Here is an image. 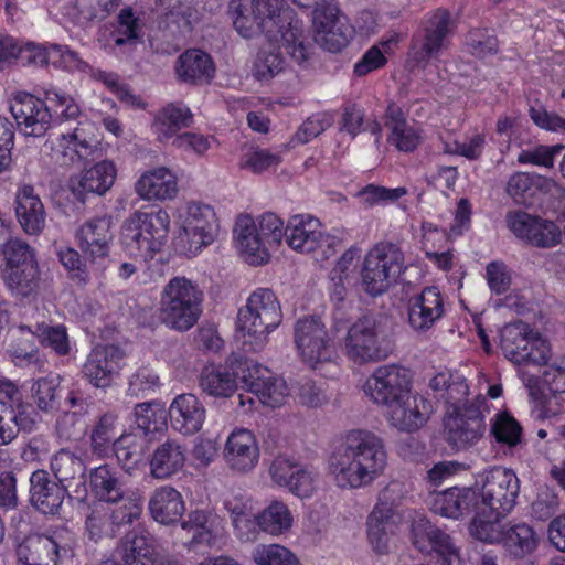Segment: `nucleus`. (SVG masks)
<instances>
[{
    "label": "nucleus",
    "mask_w": 565,
    "mask_h": 565,
    "mask_svg": "<svg viewBox=\"0 0 565 565\" xmlns=\"http://www.w3.org/2000/svg\"><path fill=\"white\" fill-rule=\"evenodd\" d=\"M386 462L382 438L369 430L352 429L330 455L328 470L338 487L358 489L381 476Z\"/></svg>",
    "instance_id": "nucleus-1"
},
{
    "label": "nucleus",
    "mask_w": 565,
    "mask_h": 565,
    "mask_svg": "<svg viewBox=\"0 0 565 565\" xmlns=\"http://www.w3.org/2000/svg\"><path fill=\"white\" fill-rule=\"evenodd\" d=\"M57 141L63 164L100 160L81 174L71 178L70 188L78 200L84 202L85 195L89 193L103 195L113 186L117 175L116 167L111 161L102 160L103 148L94 137L87 135L84 126L61 134Z\"/></svg>",
    "instance_id": "nucleus-2"
},
{
    "label": "nucleus",
    "mask_w": 565,
    "mask_h": 565,
    "mask_svg": "<svg viewBox=\"0 0 565 565\" xmlns=\"http://www.w3.org/2000/svg\"><path fill=\"white\" fill-rule=\"evenodd\" d=\"M281 321V306L275 292L269 288L256 289L237 313L236 326L243 345L252 352L262 351L268 342V335Z\"/></svg>",
    "instance_id": "nucleus-3"
},
{
    "label": "nucleus",
    "mask_w": 565,
    "mask_h": 565,
    "mask_svg": "<svg viewBox=\"0 0 565 565\" xmlns=\"http://www.w3.org/2000/svg\"><path fill=\"white\" fill-rule=\"evenodd\" d=\"M203 291L185 277H173L163 287L159 301V320L171 330L193 328L202 315Z\"/></svg>",
    "instance_id": "nucleus-4"
},
{
    "label": "nucleus",
    "mask_w": 565,
    "mask_h": 565,
    "mask_svg": "<svg viewBox=\"0 0 565 565\" xmlns=\"http://www.w3.org/2000/svg\"><path fill=\"white\" fill-rule=\"evenodd\" d=\"M394 350L390 332L382 319L366 315L347 330L342 351L354 364L364 365L387 359Z\"/></svg>",
    "instance_id": "nucleus-5"
},
{
    "label": "nucleus",
    "mask_w": 565,
    "mask_h": 565,
    "mask_svg": "<svg viewBox=\"0 0 565 565\" xmlns=\"http://www.w3.org/2000/svg\"><path fill=\"white\" fill-rule=\"evenodd\" d=\"M253 12L264 22V34L270 42L282 41L286 52L296 62L308 58L301 22L291 10L284 9V0H249Z\"/></svg>",
    "instance_id": "nucleus-6"
},
{
    "label": "nucleus",
    "mask_w": 565,
    "mask_h": 565,
    "mask_svg": "<svg viewBox=\"0 0 565 565\" xmlns=\"http://www.w3.org/2000/svg\"><path fill=\"white\" fill-rule=\"evenodd\" d=\"M170 216L159 209L151 212L136 211L122 224L121 245L131 257L152 258L166 243Z\"/></svg>",
    "instance_id": "nucleus-7"
},
{
    "label": "nucleus",
    "mask_w": 565,
    "mask_h": 565,
    "mask_svg": "<svg viewBox=\"0 0 565 565\" xmlns=\"http://www.w3.org/2000/svg\"><path fill=\"white\" fill-rule=\"evenodd\" d=\"M403 252L388 242H381L364 257L361 271L362 285L372 297L384 294L404 270Z\"/></svg>",
    "instance_id": "nucleus-8"
},
{
    "label": "nucleus",
    "mask_w": 565,
    "mask_h": 565,
    "mask_svg": "<svg viewBox=\"0 0 565 565\" xmlns=\"http://www.w3.org/2000/svg\"><path fill=\"white\" fill-rule=\"evenodd\" d=\"M476 486L480 487L477 492L481 514L507 515L514 508L520 492L516 475L502 467H493L478 475Z\"/></svg>",
    "instance_id": "nucleus-9"
},
{
    "label": "nucleus",
    "mask_w": 565,
    "mask_h": 565,
    "mask_svg": "<svg viewBox=\"0 0 565 565\" xmlns=\"http://www.w3.org/2000/svg\"><path fill=\"white\" fill-rule=\"evenodd\" d=\"M294 342L301 361L312 370H319L337 358L333 339L318 316H306L296 321Z\"/></svg>",
    "instance_id": "nucleus-10"
},
{
    "label": "nucleus",
    "mask_w": 565,
    "mask_h": 565,
    "mask_svg": "<svg viewBox=\"0 0 565 565\" xmlns=\"http://www.w3.org/2000/svg\"><path fill=\"white\" fill-rule=\"evenodd\" d=\"M141 513L142 504L131 498L119 505L94 502L86 514L85 534L94 542L113 539L138 520Z\"/></svg>",
    "instance_id": "nucleus-11"
},
{
    "label": "nucleus",
    "mask_w": 565,
    "mask_h": 565,
    "mask_svg": "<svg viewBox=\"0 0 565 565\" xmlns=\"http://www.w3.org/2000/svg\"><path fill=\"white\" fill-rule=\"evenodd\" d=\"M501 349L510 361L522 364L545 365L550 359V345L523 321L509 323L500 332Z\"/></svg>",
    "instance_id": "nucleus-12"
},
{
    "label": "nucleus",
    "mask_w": 565,
    "mask_h": 565,
    "mask_svg": "<svg viewBox=\"0 0 565 565\" xmlns=\"http://www.w3.org/2000/svg\"><path fill=\"white\" fill-rule=\"evenodd\" d=\"M286 242L290 248L299 253L320 250L323 258L334 255L341 239L327 234L318 218L308 214H296L288 220L285 227Z\"/></svg>",
    "instance_id": "nucleus-13"
},
{
    "label": "nucleus",
    "mask_w": 565,
    "mask_h": 565,
    "mask_svg": "<svg viewBox=\"0 0 565 565\" xmlns=\"http://www.w3.org/2000/svg\"><path fill=\"white\" fill-rule=\"evenodd\" d=\"M486 397L478 395L469 406L461 412L454 413L445 423L446 439L457 450L475 446L484 435L486 424L483 409Z\"/></svg>",
    "instance_id": "nucleus-14"
},
{
    "label": "nucleus",
    "mask_w": 565,
    "mask_h": 565,
    "mask_svg": "<svg viewBox=\"0 0 565 565\" xmlns=\"http://www.w3.org/2000/svg\"><path fill=\"white\" fill-rule=\"evenodd\" d=\"M454 29L449 11L437 9L423 20V29L413 36L411 56L416 64L426 65L445 47L448 35Z\"/></svg>",
    "instance_id": "nucleus-15"
},
{
    "label": "nucleus",
    "mask_w": 565,
    "mask_h": 565,
    "mask_svg": "<svg viewBox=\"0 0 565 565\" xmlns=\"http://www.w3.org/2000/svg\"><path fill=\"white\" fill-rule=\"evenodd\" d=\"M509 230L521 241L537 248H553L563 242V230L554 222L524 211H510Z\"/></svg>",
    "instance_id": "nucleus-16"
},
{
    "label": "nucleus",
    "mask_w": 565,
    "mask_h": 565,
    "mask_svg": "<svg viewBox=\"0 0 565 565\" xmlns=\"http://www.w3.org/2000/svg\"><path fill=\"white\" fill-rule=\"evenodd\" d=\"M70 553L71 545L62 532L31 534L17 546V565H58Z\"/></svg>",
    "instance_id": "nucleus-17"
},
{
    "label": "nucleus",
    "mask_w": 565,
    "mask_h": 565,
    "mask_svg": "<svg viewBox=\"0 0 565 565\" xmlns=\"http://www.w3.org/2000/svg\"><path fill=\"white\" fill-rule=\"evenodd\" d=\"M409 392L411 372L396 364L379 366L365 383V393L374 403L385 407Z\"/></svg>",
    "instance_id": "nucleus-18"
},
{
    "label": "nucleus",
    "mask_w": 565,
    "mask_h": 565,
    "mask_svg": "<svg viewBox=\"0 0 565 565\" xmlns=\"http://www.w3.org/2000/svg\"><path fill=\"white\" fill-rule=\"evenodd\" d=\"M181 226L190 252H199L211 245L218 233V220L214 209L204 203L189 202L180 214Z\"/></svg>",
    "instance_id": "nucleus-19"
},
{
    "label": "nucleus",
    "mask_w": 565,
    "mask_h": 565,
    "mask_svg": "<svg viewBox=\"0 0 565 565\" xmlns=\"http://www.w3.org/2000/svg\"><path fill=\"white\" fill-rule=\"evenodd\" d=\"M242 382L263 405L279 407L290 394L286 382L275 377L270 370L252 361L244 360Z\"/></svg>",
    "instance_id": "nucleus-20"
},
{
    "label": "nucleus",
    "mask_w": 565,
    "mask_h": 565,
    "mask_svg": "<svg viewBox=\"0 0 565 565\" xmlns=\"http://www.w3.org/2000/svg\"><path fill=\"white\" fill-rule=\"evenodd\" d=\"M10 111L25 136L42 137L51 127L52 115L47 105L29 93L15 95L10 103Z\"/></svg>",
    "instance_id": "nucleus-21"
},
{
    "label": "nucleus",
    "mask_w": 565,
    "mask_h": 565,
    "mask_svg": "<svg viewBox=\"0 0 565 565\" xmlns=\"http://www.w3.org/2000/svg\"><path fill=\"white\" fill-rule=\"evenodd\" d=\"M113 227V217L103 215L92 217L76 228L74 236L77 246L87 259L94 262L109 255Z\"/></svg>",
    "instance_id": "nucleus-22"
},
{
    "label": "nucleus",
    "mask_w": 565,
    "mask_h": 565,
    "mask_svg": "<svg viewBox=\"0 0 565 565\" xmlns=\"http://www.w3.org/2000/svg\"><path fill=\"white\" fill-rule=\"evenodd\" d=\"M408 323L417 333H426L445 316V299L435 286L425 287L408 301Z\"/></svg>",
    "instance_id": "nucleus-23"
},
{
    "label": "nucleus",
    "mask_w": 565,
    "mask_h": 565,
    "mask_svg": "<svg viewBox=\"0 0 565 565\" xmlns=\"http://www.w3.org/2000/svg\"><path fill=\"white\" fill-rule=\"evenodd\" d=\"M260 456L256 436L246 428L234 429L227 437L223 458L231 470L238 473L252 471Z\"/></svg>",
    "instance_id": "nucleus-24"
},
{
    "label": "nucleus",
    "mask_w": 565,
    "mask_h": 565,
    "mask_svg": "<svg viewBox=\"0 0 565 565\" xmlns=\"http://www.w3.org/2000/svg\"><path fill=\"white\" fill-rule=\"evenodd\" d=\"M413 544L422 553L435 551L443 557L441 565H452L459 561V552L452 539L446 532L433 525L426 518H419L412 524Z\"/></svg>",
    "instance_id": "nucleus-25"
},
{
    "label": "nucleus",
    "mask_w": 565,
    "mask_h": 565,
    "mask_svg": "<svg viewBox=\"0 0 565 565\" xmlns=\"http://www.w3.org/2000/svg\"><path fill=\"white\" fill-rule=\"evenodd\" d=\"M122 359L124 353L118 347L97 345L83 364V376L95 387H107L118 373Z\"/></svg>",
    "instance_id": "nucleus-26"
},
{
    "label": "nucleus",
    "mask_w": 565,
    "mask_h": 565,
    "mask_svg": "<svg viewBox=\"0 0 565 565\" xmlns=\"http://www.w3.org/2000/svg\"><path fill=\"white\" fill-rule=\"evenodd\" d=\"M168 415L173 430L183 436H192L203 428L206 409L196 395L183 393L173 398Z\"/></svg>",
    "instance_id": "nucleus-27"
},
{
    "label": "nucleus",
    "mask_w": 565,
    "mask_h": 565,
    "mask_svg": "<svg viewBox=\"0 0 565 565\" xmlns=\"http://www.w3.org/2000/svg\"><path fill=\"white\" fill-rule=\"evenodd\" d=\"M386 408L390 423L401 431L417 430L424 426L431 412V405L426 398L411 392Z\"/></svg>",
    "instance_id": "nucleus-28"
},
{
    "label": "nucleus",
    "mask_w": 565,
    "mask_h": 565,
    "mask_svg": "<svg viewBox=\"0 0 565 565\" xmlns=\"http://www.w3.org/2000/svg\"><path fill=\"white\" fill-rule=\"evenodd\" d=\"M401 515L388 503L379 502L367 518V540L379 555L390 553V541L398 530Z\"/></svg>",
    "instance_id": "nucleus-29"
},
{
    "label": "nucleus",
    "mask_w": 565,
    "mask_h": 565,
    "mask_svg": "<svg viewBox=\"0 0 565 565\" xmlns=\"http://www.w3.org/2000/svg\"><path fill=\"white\" fill-rule=\"evenodd\" d=\"M51 469L60 483L77 499L82 500L86 497V467L81 457L70 450L61 449L52 458Z\"/></svg>",
    "instance_id": "nucleus-30"
},
{
    "label": "nucleus",
    "mask_w": 565,
    "mask_h": 565,
    "mask_svg": "<svg viewBox=\"0 0 565 565\" xmlns=\"http://www.w3.org/2000/svg\"><path fill=\"white\" fill-rule=\"evenodd\" d=\"M564 190L551 178L536 173L514 172L508 179L505 192L514 203L531 206L539 193Z\"/></svg>",
    "instance_id": "nucleus-31"
},
{
    "label": "nucleus",
    "mask_w": 565,
    "mask_h": 565,
    "mask_svg": "<svg viewBox=\"0 0 565 565\" xmlns=\"http://www.w3.org/2000/svg\"><path fill=\"white\" fill-rule=\"evenodd\" d=\"M66 493L73 494L60 481L53 480L45 470H36L30 477L31 503L44 514H55Z\"/></svg>",
    "instance_id": "nucleus-32"
},
{
    "label": "nucleus",
    "mask_w": 565,
    "mask_h": 565,
    "mask_svg": "<svg viewBox=\"0 0 565 565\" xmlns=\"http://www.w3.org/2000/svg\"><path fill=\"white\" fill-rule=\"evenodd\" d=\"M135 192L146 201L172 200L178 194V180L171 170L160 167L142 173L135 183Z\"/></svg>",
    "instance_id": "nucleus-33"
},
{
    "label": "nucleus",
    "mask_w": 565,
    "mask_h": 565,
    "mask_svg": "<svg viewBox=\"0 0 565 565\" xmlns=\"http://www.w3.org/2000/svg\"><path fill=\"white\" fill-rule=\"evenodd\" d=\"M185 460V446L177 439L168 438L160 443L150 456V475L156 479H168L183 469Z\"/></svg>",
    "instance_id": "nucleus-34"
},
{
    "label": "nucleus",
    "mask_w": 565,
    "mask_h": 565,
    "mask_svg": "<svg viewBox=\"0 0 565 565\" xmlns=\"http://www.w3.org/2000/svg\"><path fill=\"white\" fill-rule=\"evenodd\" d=\"M315 24L316 43L332 53L344 49L353 35L352 26L341 21L337 8H328V12L319 21H315Z\"/></svg>",
    "instance_id": "nucleus-35"
},
{
    "label": "nucleus",
    "mask_w": 565,
    "mask_h": 565,
    "mask_svg": "<svg viewBox=\"0 0 565 565\" xmlns=\"http://www.w3.org/2000/svg\"><path fill=\"white\" fill-rule=\"evenodd\" d=\"M434 512L451 519H459L479 510V495L472 488H449L436 494Z\"/></svg>",
    "instance_id": "nucleus-36"
},
{
    "label": "nucleus",
    "mask_w": 565,
    "mask_h": 565,
    "mask_svg": "<svg viewBox=\"0 0 565 565\" xmlns=\"http://www.w3.org/2000/svg\"><path fill=\"white\" fill-rule=\"evenodd\" d=\"M15 215L28 235H39L44 230L46 220L44 205L33 186L25 184L18 190Z\"/></svg>",
    "instance_id": "nucleus-37"
},
{
    "label": "nucleus",
    "mask_w": 565,
    "mask_h": 565,
    "mask_svg": "<svg viewBox=\"0 0 565 565\" xmlns=\"http://www.w3.org/2000/svg\"><path fill=\"white\" fill-rule=\"evenodd\" d=\"M234 236L238 248L253 265L267 263L269 253L266 241L260 237L256 224L249 215H241L236 220Z\"/></svg>",
    "instance_id": "nucleus-38"
},
{
    "label": "nucleus",
    "mask_w": 565,
    "mask_h": 565,
    "mask_svg": "<svg viewBox=\"0 0 565 565\" xmlns=\"http://www.w3.org/2000/svg\"><path fill=\"white\" fill-rule=\"evenodd\" d=\"M148 509L154 521L168 525L180 520L185 511V503L178 490L162 486L152 492Z\"/></svg>",
    "instance_id": "nucleus-39"
},
{
    "label": "nucleus",
    "mask_w": 565,
    "mask_h": 565,
    "mask_svg": "<svg viewBox=\"0 0 565 565\" xmlns=\"http://www.w3.org/2000/svg\"><path fill=\"white\" fill-rule=\"evenodd\" d=\"M89 483L97 502L119 505L127 500L118 472L108 465L94 468L89 473Z\"/></svg>",
    "instance_id": "nucleus-40"
},
{
    "label": "nucleus",
    "mask_w": 565,
    "mask_h": 565,
    "mask_svg": "<svg viewBox=\"0 0 565 565\" xmlns=\"http://www.w3.org/2000/svg\"><path fill=\"white\" fill-rule=\"evenodd\" d=\"M178 77L184 83H209L215 72L212 57L204 51L191 49L181 54L175 67Z\"/></svg>",
    "instance_id": "nucleus-41"
},
{
    "label": "nucleus",
    "mask_w": 565,
    "mask_h": 565,
    "mask_svg": "<svg viewBox=\"0 0 565 565\" xmlns=\"http://www.w3.org/2000/svg\"><path fill=\"white\" fill-rule=\"evenodd\" d=\"M243 364L244 361H239L237 369L233 372L222 366H204L200 375V387L210 396H231L237 388V379L242 380Z\"/></svg>",
    "instance_id": "nucleus-42"
},
{
    "label": "nucleus",
    "mask_w": 565,
    "mask_h": 565,
    "mask_svg": "<svg viewBox=\"0 0 565 565\" xmlns=\"http://www.w3.org/2000/svg\"><path fill=\"white\" fill-rule=\"evenodd\" d=\"M537 544L539 535L527 523L504 524L501 545L511 558H524L536 550Z\"/></svg>",
    "instance_id": "nucleus-43"
},
{
    "label": "nucleus",
    "mask_w": 565,
    "mask_h": 565,
    "mask_svg": "<svg viewBox=\"0 0 565 565\" xmlns=\"http://www.w3.org/2000/svg\"><path fill=\"white\" fill-rule=\"evenodd\" d=\"M193 122V114L182 103H171L164 106L157 115L153 122V130L160 142H166L177 136L183 128L190 127Z\"/></svg>",
    "instance_id": "nucleus-44"
},
{
    "label": "nucleus",
    "mask_w": 565,
    "mask_h": 565,
    "mask_svg": "<svg viewBox=\"0 0 565 565\" xmlns=\"http://www.w3.org/2000/svg\"><path fill=\"white\" fill-rule=\"evenodd\" d=\"M35 425L34 412L18 409L0 399V445L10 444L20 430L32 431Z\"/></svg>",
    "instance_id": "nucleus-45"
},
{
    "label": "nucleus",
    "mask_w": 565,
    "mask_h": 565,
    "mask_svg": "<svg viewBox=\"0 0 565 565\" xmlns=\"http://www.w3.org/2000/svg\"><path fill=\"white\" fill-rule=\"evenodd\" d=\"M3 279L8 290L14 298L20 300L31 298L38 294L40 288L39 265L3 270Z\"/></svg>",
    "instance_id": "nucleus-46"
},
{
    "label": "nucleus",
    "mask_w": 565,
    "mask_h": 565,
    "mask_svg": "<svg viewBox=\"0 0 565 565\" xmlns=\"http://www.w3.org/2000/svg\"><path fill=\"white\" fill-rule=\"evenodd\" d=\"M260 530L270 535H280L289 531L294 523L292 514L282 501L275 500L258 513Z\"/></svg>",
    "instance_id": "nucleus-47"
},
{
    "label": "nucleus",
    "mask_w": 565,
    "mask_h": 565,
    "mask_svg": "<svg viewBox=\"0 0 565 565\" xmlns=\"http://www.w3.org/2000/svg\"><path fill=\"white\" fill-rule=\"evenodd\" d=\"M135 423L145 435L163 431L167 428L168 412L159 402H145L134 408Z\"/></svg>",
    "instance_id": "nucleus-48"
},
{
    "label": "nucleus",
    "mask_w": 565,
    "mask_h": 565,
    "mask_svg": "<svg viewBox=\"0 0 565 565\" xmlns=\"http://www.w3.org/2000/svg\"><path fill=\"white\" fill-rule=\"evenodd\" d=\"M284 46L282 41L270 42L268 47H262L254 62L253 74L257 79L267 81L279 74L284 68V57L279 49Z\"/></svg>",
    "instance_id": "nucleus-49"
},
{
    "label": "nucleus",
    "mask_w": 565,
    "mask_h": 565,
    "mask_svg": "<svg viewBox=\"0 0 565 565\" xmlns=\"http://www.w3.org/2000/svg\"><path fill=\"white\" fill-rule=\"evenodd\" d=\"M61 377L57 374L50 373L39 377L31 387L32 398L36 407L50 413L58 407L60 403Z\"/></svg>",
    "instance_id": "nucleus-50"
},
{
    "label": "nucleus",
    "mask_w": 565,
    "mask_h": 565,
    "mask_svg": "<svg viewBox=\"0 0 565 565\" xmlns=\"http://www.w3.org/2000/svg\"><path fill=\"white\" fill-rule=\"evenodd\" d=\"M230 12L234 28L243 38L250 39L259 32L264 33V22L253 12L249 0H232Z\"/></svg>",
    "instance_id": "nucleus-51"
},
{
    "label": "nucleus",
    "mask_w": 565,
    "mask_h": 565,
    "mask_svg": "<svg viewBox=\"0 0 565 565\" xmlns=\"http://www.w3.org/2000/svg\"><path fill=\"white\" fill-rule=\"evenodd\" d=\"M21 335H36L44 347L54 350L58 355H66L70 352V341L66 328L62 324L49 326L36 324L32 331L28 326L19 328Z\"/></svg>",
    "instance_id": "nucleus-52"
},
{
    "label": "nucleus",
    "mask_w": 565,
    "mask_h": 565,
    "mask_svg": "<svg viewBox=\"0 0 565 565\" xmlns=\"http://www.w3.org/2000/svg\"><path fill=\"white\" fill-rule=\"evenodd\" d=\"M504 516L494 513L481 514L480 509L476 510L469 527L471 536L488 544H501L504 525L500 523V520Z\"/></svg>",
    "instance_id": "nucleus-53"
},
{
    "label": "nucleus",
    "mask_w": 565,
    "mask_h": 565,
    "mask_svg": "<svg viewBox=\"0 0 565 565\" xmlns=\"http://www.w3.org/2000/svg\"><path fill=\"white\" fill-rule=\"evenodd\" d=\"M118 416L114 412H106L96 420L92 434V450L98 456H105L116 438Z\"/></svg>",
    "instance_id": "nucleus-54"
},
{
    "label": "nucleus",
    "mask_w": 565,
    "mask_h": 565,
    "mask_svg": "<svg viewBox=\"0 0 565 565\" xmlns=\"http://www.w3.org/2000/svg\"><path fill=\"white\" fill-rule=\"evenodd\" d=\"M114 452L126 471L135 469L143 459V440L136 434H122L114 443Z\"/></svg>",
    "instance_id": "nucleus-55"
},
{
    "label": "nucleus",
    "mask_w": 565,
    "mask_h": 565,
    "mask_svg": "<svg viewBox=\"0 0 565 565\" xmlns=\"http://www.w3.org/2000/svg\"><path fill=\"white\" fill-rule=\"evenodd\" d=\"M212 518L213 513L211 511L195 510L189 514L188 520L182 522V529L192 533V539L189 542L190 547L212 544Z\"/></svg>",
    "instance_id": "nucleus-56"
},
{
    "label": "nucleus",
    "mask_w": 565,
    "mask_h": 565,
    "mask_svg": "<svg viewBox=\"0 0 565 565\" xmlns=\"http://www.w3.org/2000/svg\"><path fill=\"white\" fill-rule=\"evenodd\" d=\"M6 262L4 270L20 269L38 264L34 250L21 239H10L0 247Z\"/></svg>",
    "instance_id": "nucleus-57"
},
{
    "label": "nucleus",
    "mask_w": 565,
    "mask_h": 565,
    "mask_svg": "<svg viewBox=\"0 0 565 565\" xmlns=\"http://www.w3.org/2000/svg\"><path fill=\"white\" fill-rule=\"evenodd\" d=\"M491 435L499 444L512 448L521 443L522 427L519 422L508 413H498L491 420Z\"/></svg>",
    "instance_id": "nucleus-58"
},
{
    "label": "nucleus",
    "mask_w": 565,
    "mask_h": 565,
    "mask_svg": "<svg viewBox=\"0 0 565 565\" xmlns=\"http://www.w3.org/2000/svg\"><path fill=\"white\" fill-rule=\"evenodd\" d=\"M252 557L257 565H298L297 556L280 544H259Z\"/></svg>",
    "instance_id": "nucleus-59"
},
{
    "label": "nucleus",
    "mask_w": 565,
    "mask_h": 565,
    "mask_svg": "<svg viewBox=\"0 0 565 565\" xmlns=\"http://www.w3.org/2000/svg\"><path fill=\"white\" fill-rule=\"evenodd\" d=\"M530 396L534 404L533 411L540 419L555 417L562 411L561 394L550 392L544 386L531 387Z\"/></svg>",
    "instance_id": "nucleus-60"
},
{
    "label": "nucleus",
    "mask_w": 565,
    "mask_h": 565,
    "mask_svg": "<svg viewBox=\"0 0 565 565\" xmlns=\"http://www.w3.org/2000/svg\"><path fill=\"white\" fill-rule=\"evenodd\" d=\"M292 394L299 404L316 408L328 403L329 397L322 385L311 379H301L292 386Z\"/></svg>",
    "instance_id": "nucleus-61"
},
{
    "label": "nucleus",
    "mask_w": 565,
    "mask_h": 565,
    "mask_svg": "<svg viewBox=\"0 0 565 565\" xmlns=\"http://www.w3.org/2000/svg\"><path fill=\"white\" fill-rule=\"evenodd\" d=\"M280 162L281 158L276 152L263 148H249L242 154L239 166L253 173H262L276 168Z\"/></svg>",
    "instance_id": "nucleus-62"
},
{
    "label": "nucleus",
    "mask_w": 565,
    "mask_h": 565,
    "mask_svg": "<svg viewBox=\"0 0 565 565\" xmlns=\"http://www.w3.org/2000/svg\"><path fill=\"white\" fill-rule=\"evenodd\" d=\"M564 148L562 145L544 146L523 149L518 156L520 164H532L544 168H553L555 157Z\"/></svg>",
    "instance_id": "nucleus-63"
},
{
    "label": "nucleus",
    "mask_w": 565,
    "mask_h": 565,
    "mask_svg": "<svg viewBox=\"0 0 565 565\" xmlns=\"http://www.w3.org/2000/svg\"><path fill=\"white\" fill-rule=\"evenodd\" d=\"M256 228L269 247L279 245L285 236L284 222L275 213L268 212L260 215Z\"/></svg>",
    "instance_id": "nucleus-64"
}]
</instances>
